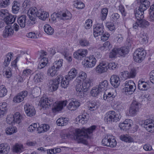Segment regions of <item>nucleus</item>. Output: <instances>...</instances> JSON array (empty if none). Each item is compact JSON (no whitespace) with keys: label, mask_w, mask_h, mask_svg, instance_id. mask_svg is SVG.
Listing matches in <instances>:
<instances>
[{"label":"nucleus","mask_w":154,"mask_h":154,"mask_svg":"<svg viewBox=\"0 0 154 154\" xmlns=\"http://www.w3.org/2000/svg\"><path fill=\"white\" fill-rule=\"evenodd\" d=\"M96 128L95 126L93 125L87 129L83 128L81 129H76V135L74 136V139L79 143H85L87 139L89 137L88 134L92 133Z\"/></svg>","instance_id":"f257e3e1"},{"label":"nucleus","mask_w":154,"mask_h":154,"mask_svg":"<svg viewBox=\"0 0 154 154\" xmlns=\"http://www.w3.org/2000/svg\"><path fill=\"white\" fill-rule=\"evenodd\" d=\"M150 5V2L146 0H140V6L138 9L136 8L134 11L136 18L137 21L143 19L144 17V11L146 10Z\"/></svg>","instance_id":"f03ea898"},{"label":"nucleus","mask_w":154,"mask_h":154,"mask_svg":"<svg viewBox=\"0 0 154 154\" xmlns=\"http://www.w3.org/2000/svg\"><path fill=\"white\" fill-rule=\"evenodd\" d=\"M120 120L119 116L113 111H110L106 112L104 120L108 124H112Z\"/></svg>","instance_id":"7ed1b4c3"},{"label":"nucleus","mask_w":154,"mask_h":154,"mask_svg":"<svg viewBox=\"0 0 154 154\" xmlns=\"http://www.w3.org/2000/svg\"><path fill=\"white\" fill-rule=\"evenodd\" d=\"M146 55V51L143 48L136 50L133 54V58L137 62H141L145 58Z\"/></svg>","instance_id":"20e7f679"},{"label":"nucleus","mask_w":154,"mask_h":154,"mask_svg":"<svg viewBox=\"0 0 154 154\" xmlns=\"http://www.w3.org/2000/svg\"><path fill=\"white\" fill-rule=\"evenodd\" d=\"M72 15L69 12L63 13L60 12L57 13H54L51 15V19L54 21L56 20V18L60 20H68L70 19Z\"/></svg>","instance_id":"39448f33"},{"label":"nucleus","mask_w":154,"mask_h":154,"mask_svg":"<svg viewBox=\"0 0 154 154\" xmlns=\"http://www.w3.org/2000/svg\"><path fill=\"white\" fill-rule=\"evenodd\" d=\"M125 87L123 90L127 94H133L136 89V85L134 82L129 80L126 81L125 83Z\"/></svg>","instance_id":"423d86ee"},{"label":"nucleus","mask_w":154,"mask_h":154,"mask_svg":"<svg viewBox=\"0 0 154 154\" xmlns=\"http://www.w3.org/2000/svg\"><path fill=\"white\" fill-rule=\"evenodd\" d=\"M88 53V51L87 49H80L74 53V57L77 59L81 60L86 56Z\"/></svg>","instance_id":"0eeeda50"},{"label":"nucleus","mask_w":154,"mask_h":154,"mask_svg":"<svg viewBox=\"0 0 154 154\" xmlns=\"http://www.w3.org/2000/svg\"><path fill=\"white\" fill-rule=\"evenodd\" d=\"M84 65L87 67L92 68L96 64V60L93 56H90L85 59Z\"/></svg>","instance_id":"6e6552de"},{"label":"nucleus","mask_w":154,"mask_h":154,"mask_svg":"<svg viewBox=\"0 0 154 154\" xmlns=\"http://www.w3.org/2000/svg\"><path fill=\"white\" fill-rule=\"evenodd\" d=\"M103 32V26L102 23H97L94 28V35L95 37L102 35Z\"/></svg>","instance_id":"1a4fd4ad"},{"label":"nucleus","mask_w":154,"mask_h":154,"mask_svg":"<svg viewBox=\"0 0 154 154\" xmlns=\"http://www.w3.org/2000/svg\"><path fill=\"white\" fill-rule=\"evenodd\" d=\"M108 69L107 62L103 61L96 68V70L98 73H102L107 71Z\"/></svg>","instance_id":"9d476101"},{"label":"nucleus","mask_w":154,"mask_h":154,"mask_svg":"<svg viewBox=\"0 0 154 154\" xmlns=\"http://www.w3.org/2000/svg\"><path fill=\"white\" fill-rule=\"evenodd\" d=\"M110 81L111 85L115 88H117L120 85V78L119 76L116 75H112Z\"/></svg>","instance_id":"9b49d317"},{"label":"nucleus","mask_w":154,"mask_h":154,"mask_svg":"<svg viewBox=\"0 0 154 154\" xmlns=\"http://www.w3.org/2000/svg\"><path fill=\"white\" fill-rule=\"evenodd\" d=\"M57 79V77L56 78L53 80H50L49 82V86L50 90L52 91L56 90L58 87L59 84V81Z\"/></svg>","instance_id":"f8f14e48"},{"label":"nucleus","mask_w":154,"mask_h":154,"mask_svg":"<svg viewBox=\"0 0 154 154\" xmlns=\"http://www.w3.org/2000/svg\"><path fill=\"white\" fill-rule=\"evenodd\" d=\"M57 80L59 81V82H61V85L62 88H66L69 85V82L70 80H69L68 79L66 76L64 78L61 75H59L57 76Z\"/></svg>","instance_id":"ddd939ff"},{"label":"nucleus","mask_w":154,"mask_h":154,"mask_svg":"<svg viewBox=\"0 0 154 154\" xmlns=\"http://www.w3.org/2000/svg\"><path fill=\"white\" fill-rule=\"evenodd\" d=\"M10 146L6 143L0 144V154H8L9 152Z\"/></svg>","instance_id":"4468645a"},{"label":"nucleus","mask_w":154,"mask_h":154,"mask_svg":"<svg viewBox=\"0 0 154 154\" xmlns=\"http://www.w3.org/2000/svg\"><path fill=\"white\" fill-rule=\"evenodd\" d=\"M75 81L77 82L75 88L77 92H79L81 94H85V92H84V88L82 86L81 80L79 79H76Z\"/></svg>","instance_id":"2eb2a0df"},{"label":"nucleus","mask_w":154,"mask_h":154,"mask_svg":"<svg viewBox=\"0 0 154 154\" xmlns=\"http://www.w3.org/2000/svg\"><path fill=\"white\" fill-rule=\"evenodd\" d=\"M16 16L13 15L11 14H8L4 19V21L7 24H10L13 23L15 21Z\"/></svg>","instance_id":"dca6fc26"},{"label":"nucleus","mask_w":154,"mask_h":154,"mask_svg":"<svg viewBox=\"0 0 154 154\" xmlns=\"http://www.w3.org/2000/svg\"><path fill=\"white\" fill-rule=\"evenodd\" d=\"M24 109L28 116H32L35 114L36 111L34 106H24Z\"/></svg>","instance_id":"f3484780"},{"label":"nucleus","mask_w":154,"mask_h":154,"mask_svg":"<svg viewBox=\"0 0 154 154\" xmlns=\"http://www.w3.org/2000/svg\"><path fill=\"white\" fill-rule=\"evenodd\" d=\"M14 29L10 26L5 27V29L3 31V35L5 38L10 36L13 34Z\"/></svg>","instance_id":"a211bd4d"},{"label":"nucleus","mask_w":154,"mask_h":154,"mask_svg":"<svg viewBox=\"0 0 154 154\" xmlns=\"http://www.w3.org/2000/svg\"><path fill=\"white\" fill-rule=\"evenodd\" d=\"M109 82L107 80H104L100 82L98 85L99 89L101 91H106L108 88Z\"/></svg>","instance_id":"6ab92c4d"},{"label":"nucleus","mask_w":154,"mask_h":154,"mask_svg":"<svg viewBox=\"0 0 154 154\" xmlns=\"http://www.w3.org/2000/svg\"><path fill=\"white\" fill-rule=\"evenodd\" d=\"M91 81L89 79L84 80L82 83L84 88L83 89L85 93L90 89L91 85Z\"/></svg>","instance_id":"aec40b11"},{"label":"nucleus","mask_w":154,"mask_h":154,"mask_svg":"<svg viewBox=\"0 0 154 154\" xmlns=\"http://www.w3.org/2000/svg\"><path fill=\"white\" fill-rule=\"evenodd\" d=\"M13 117L14 118V123L19 124L21 122L22 120L23 119L22 116L19 112H15L13 115Z\"/></svg>","instance_id":"412c9836"},{"label":"nucleus","mask_w":154,"mask_h":154,"mask_svg":"<svg viewBox=\"0 0 154 154\" xmlns=\"http://www.w3.org/2000/svg\"><path fill=\"white\" fill-rule=\"evenodd\" d=\"M50 127L48 124H41L38 128L37 131L38 133L46 132L49 130Z\"/></svg>","instance_id":"4be33fe9"},{"label":"nucleus","mask_w":154,"mask_h":154,"mask_svg":"<svg viewBox=\"0 0 154 154\" xmlns=\"http://www.w3.org/2000/svg\"><path fill=\"white\" fill-rule=\"evenodd\" d=\"M26 16L22 15L17 18V22L21 27L24 28L26 24Z\"/></svg>","instance_id":"5701e85b"},{"label":"nucleus","mask_w":154,"mask_h":154,"mask_svg":"<svg viewBox=\"0 0 154 154\" xmlns=\"http://www.w3.org/2000/svg\"><path fill=\"white\" fill-rule=\"evenodd\" d=\"M77 73V70L75 68L72 69L69 72L68 75L66 76L69 80H71L76 76Z\"/></svg>","instance_id":"b1692460"},{"label":"nucleus","mask_w":154,"mask_h":154,"mask_svg":"<svg viewBox=\"0 0 154 154\" xmlns=\"http://www.w3.org/2000/svg\"><path fill=\"white\" fill-rule=\"evenodd\" d=\"M118 51V54L121 56L125 57L129 52L128 49L125 47H122L119 48H117Z\"/></svg>","instance_id":"393cba45"},{"label":"nucleus","mask_w":154,"mask_h":154,"mask_svg":"<svg viewBox=\"0 0 154 154\" xmlns=\"http://www.w3.org/2000/svg\"><path fill=\"white\" fill-rule=\"evenodd\" d=\"M38 11H38L36 8L33 7L29 9L27 14L29 17V15H30L35 17H37Z\"/></svg>","instance_id":"a878e982"},{"label":"nucleus","mask_w":154,"mask_h":154,"mask_svg":"<svg viewBox=\"0 0 154 154\" xmlns=\"http://www.w3.org/2000/svg\"><path fill=\"white\" fill-rule=\"evenodd\" d=\"M140 109L139 106H130L129 109L128 115L130 116H135Z\"/></svg>","instance_id":"bb28decb"},{"label":"nucleus","mask_w":154,"mask_h":154,"mask_svg":"<svg viewBox=\"0 0 154 154\" xmlns=\"http://www.w3.org/2000/svg\"><path fill=\"white\" fill-rule=\"evenodd\" d=\"M68 122V121L66 118L60 117L57 121V125L59 126H63L66 125Z\"/></svg>","instance_id":"cd10ccee"},{"label":"nucleus","mask_w":154,"mask_h":154,"mask_svg":"<svg viewBox=\"0 0 154 154\" xmlns=\"http://www.w3.org/2000/svg\"><path fill=\"white\" fill-rule=\"evenodd\" d=\"M58 70L56 68L51 66L48 69L47 73L48 75L53 77L58 74L57 71Z\"/></svg>","instance_id":"c85d7f7f"},{"label":"nucleus","mask_w":154,"mask_h":154,"mask_svg":"<svg viewBox=\"0 0 154 154\" xmlns=\"http://www.w3.org/2000/svg\"><path fill=\"white\" fill-rule=\"evenodd\" d=\"M48 16L49 14L47 12L42 11L41 10H39L37 17L39 19L44 20L48 17Z\"/></svg>","instance_id":"c756f323"},{"label":"nucleus","mask_w":154,"mask_h":154,"mask_svg":"<svg viewBox=\"0 0 154 154\" xmlns=\"http://www.w3.org/2000/svg\"><path fill=\"white\" fill-rule=\"evenodd\" d=\"M138 88L142 91L146 90L147 89V84L146 82L140 80L138 82Z\"/></svg>","instance_id":"7c9ffc66"},{"label":"nucleus","mask_w":154,"mask_h":154,"mask_svg":"<svg viewBox=\"0 0 154 154\" xmlns=\"http://www.w3.org/2000/svg\"><path fill=\"white\" fill-rule=\"evenodd\" d=\"M23 146L21 144H16L13 147V151L16 153H20L23 150Z\"/></svg>","instance_id":"2f4dec72"},{"label":"nucleus","mask_w":154,"mask_h":154,"mask_svg":"<svg viewBox=\"0 0 154 154\" xmlns=\"http://www.w3.org/2000/svg\"><path fill=\"white\" fill-rule=\"evenodd\" d=\"M112 135H106L102 139V144L105 146H108L109 143L111 139Z\"/></svg>","instance_id":"473e14b6"},{"label":"nucleus","mask_w":154,"mask_h":154,"mask_svg":"<svg viewBox=\"0 0 154 154\" xmlns=\"http://www.w3.org/2000/svg\"><path fill=\"white\" fill-rule=\"evenodd\" d=\"M44 29L45 32L48 35H52L54 32L53 29L49 24L45 25Z\"/></svg>","instance_id":"72a5a7b5"},{"label":"nucleus","mask_w":154,"mask_h":154,"mask_svg":"<svg viewBox=\"0 0 154 154\" xmlns=\"http://www.w3.org/2000/svg\"><path fill=\"white\" fill-rule=\"evenodd\" d=\"M3 75L6 76V77L9 78L12 76L11 72L10 69L7 66L4 67L3 70Z\"/></svg>","instance_id":"f704fd0d"},{"label":"nucleus","mask_w":154,"mask_h":154,"mask_svg":"<svg viewBox=\"0 0 154 154\" xmlns=\"http://www.w3.org/2000/svg\"><path fill=\"white\" fill-rule=\"evenodd\" d=\"M17 131V128L13 126L8 127L6 129V133L8 135H11L16 132Z\"/></svg>","instance_id":"c9c22d12"},{"label":"nucleus","mask_w":154,"mask_h":154,"mask_svg":"<svg viewBox=\"0 0 154 154\" xmlns=\"http://www.w3.org/2000/svg\"><path fill=\"white\" fill-rule=\"evenodd\" d=\"M40 106H50L51 104L49 102L48 98H41L39 103Z\"/></svg>","instance_id":"e433bc0d"},{"label":"nucleus","mask_w":154,"mask_h":154,"mask_svg":"<svg viewBox=\"0 0 154 154\" xmlns=\"http://www.w3.org/2000/svg\"><path fill=\"white\" fill-rule=\"evenodd\" d=\"M120 139L126 142H130L133 141L132 137L128 135H123L120 136Z\"/></svg>","instance_id":"4c0bfd02"},{"label":"nucleus","mask_w":154,"mask_h":154,"mask_svg":"<svg viewBox=\"0 0 154 154\" xmlns=\"http://www.w3.org/2000/svg\"><path fill=\"white\" fill-rule=\"evenodd\" d=\"M140 38L139 39L140 43L142 45H145L148 42V38L146 34H143L140 35Z\"/></svg>","instance_id":"58836bf2"},{"label":"nucleus","mask_w":154,"mask_h":154,"mask_svg":"<svg viewBox=\"0 0 154 154\" xmlns=\"http://www.w3.org/2000/svg\"><path fill=\"white\" fill-rule=\"evenodd\" d=\"M43 78V75L42 73H38L35 75L33 79L35 82L38 83L41 82Z\"/></svg>","instance_id":"ea45409f"},{"label":"nucleus","mask_w":154,"mask_h":154,"mask_svg":"<svg viewBox=\"0 0 154 154\" xmlns=\"http://www.w3.org/2000/svg\"><path fill=\"white\" fill-rule=\"evenodd\" d=\"M63 60L60 59L58 61H56L53 63L52 66L55 67L57 69H59L62 66Z\"/></svg>","instance_id":"a19ab883"},{"label":"nucleus","mask_w":154,"mask_h":154,"mask_svg":"<svg viewBox=\"0 0 154 154\" xmlns=\"http://www.w3.org/2000/svg\"><path fill=\"white\" fill-rule=\"evenodd\" d=\"M101 91L100 89H99V88L97 86V87H94L93 88L91 91V94L92 96L94 97H96Z\"/></svg>","instance_id":"79ce46f5"},{"label":"nucleus","mask_w":154,"mask_h":154,"mask_svg":"<svg viewBox=\"0 0 154 154\" xmlns=\"http://www.w3.org/2000/svg\"><path fill=\"white\" fill-rule=\"evenodd\" d=\"M7 91L5 86L3 85L0 86V97L5 96L7 94Z\"/></svg>","instance_id":"37998d69"},{"label":"nucleus","mask_w":154,"mask_h":154,"mask_svg":"<svg viewBox=\"0 0 154 154\" xmlns=\"http://www.w3.org/2000/svg\"><path fill=\"white\" fill-rule=\"evenodd\" d=\"M37 124L36 123H34L30 125L27 128V131L30 132H33L35 131H37Z\"/></svg>","instance_id":"c03bdc74"},{"label":"nucleus","mask_w":154,"mask_h":154,"mask_svg":"<svg viewBox=\"0 0 154 154\" xmlns=\"http://www.w3.org/2000/svg\"><path fill=\"white\" fill-rule=\"evenodd\" d=\"M108 12V9L106 8H103L102 9L101 14L100 15L102 20L103 21L106 19Z\"/></svg>","instance_id":"a18cd8bd"},{"label":"nucleus","mask_w":154,"mask_h":154,"mask_svg":"<svg viewBox=\"0 0 154 154\" xmlns=\"http://www.w3.org/2000/svg\"><path fill=\"white\" fill-rule=\"evenodd\" d=\"M79 44L82 47H87L89 45V41L85 38H82L79 40Z\"/></svg>","instance_id":"49530a36"},{"label":"nucleus","mask_w":154,"mask_h":154,"mask_svg":"<svg viewBox=\"0 0 154 154\" xmlns=\"http://www.w3.org/2000/svg\"><path fill=\"white\" fill-rule=\"evenodd\" d=\"M117 145V142L114 138V137L112 135L111 139L109 143L108 146L113 148L116 146Z\"/></svg>","instance_id":"de8ad7c7"},{"label":"nucleus","mask_w":154,"mask_h":154,"mask_svg":"<svg viewBox=\"0 0 154 154\" xmlns=\"http://www.w3.org/2000/svg\"><path fill=\"white\" fill-rule=\"evenodd\" d=\"M140 24L139 27L143 28L148 26L149 25V22L145 20L141 19L139 21Z\"/></svg>","instance_id":"09e8293b"},{"label":"nucleus","mask_w":154,"mask_h":154,"mask_svg":"<svg viewBox=\"0 0 154 154\" xmlns=\"http://www.w3.org/2000/svg\"><path fill=\"white\" fill-rule=\"evenodd\" d=\"M32 71L29 69H26L23 71L22 75L24 79H27L29 76Z\"/></svg>","instance_id":"8fccbe9b"},{"label":"nucleus","mask_w":154,"mask_h":154,"mask_svg":"<svg viewBox=\"0 0 154 154\" xmlns=\"http://www.w3.org/2000/svg\"><path fill=\"white\" fill-rule=\"evenodd\" d=\"M10 4L9 0H0V8H5Z\"/></svg>","instance_id":"3c124183"},{"label":"nucleus","mask_w":154,"mask_h":154,"mask_svg":"<svg viewBox=\"0 0 154 154\" xmlns=\"http://www.w3.org/2000/svg\"><path fill=\"white\" fill-rule=\"evenodd\" d=\"M63 109V106H52L51 110L54 114H56L61 111Z\"/></svg>","instance_id":"603ef678"},{"label":"nucleus","mask_w":154,"mask_h":154,"mask_svg":"<svg viewBox=\"0 0 154 154\" xmlns=\"http://www.w3.org/2000/svg\"><path fill=\"white\" fill-rule=\"evenodd\" d=\"M12 54H8V55H7V56L6 57L4 62V64L5 65V67L7 66L9 64L11 60V57L12 55Z\"/></svg>","instance_id":"864d4df0"},{"label":"nucleus","mask_w":154,"mask_h":154,"mask_svg":"<svg viewBox=\"0 0 154 154\" xmlns=\"http://www.w3.org/2000/svg\"><path fill=\"white\" fill-rule=\"evenodd\" d=\"M67 102L66 100L57 101L54 103L53 106H66Z\"/></svg>","instance_id":"5fc2aeb1"},{"label":"nucleus","mask_w":154,"mask_h":154,"mask_svg":"<svg viewBox=\"0 0 154 154\" xmlns=\"http://www.w3.org/2000/svg\"><path fill=\"white\" fill-rule=\"evenodd\" d=\"M77 121H78L79 122H81L82 124H84L87 122L88 120V118H84L83 117L80 115L79 116L76 118Z\"/></svg>","instance_id":"6e6d98bb"},{"label":"nucleus","mask_w":154,"mask_h":154,"mask_svg":"<svg viewBox=\"0 0 154 154\" xmlns=\"http://www.w3.org/2000/svg\"><path fill=\"white\" fill-rule=\"evenodd\" d=\"M80 102L76 99L71 100L69 106H80Z\"/></svg>","instance_id":"4d7b16f0"},{"label":"nucleus","mask_w":154,"mask_h":154,"mask_svg":"<svg viewBox=\"0 0 154 154\" xmlns=\"http://www.w3.org/2000/svg\"><path fill=\"white\" fill-rule=\"evenodd\" d=\"M8 111L7 106H0V118L6 114Z\"/></svg>","instance_id":"13d9d810"},{"label":"nucleus","mask_w":154,"mask_h":154,"mask_svg":"<svg viewBox=\"0 0 154 154\" xmlns=\"http://www.w3.org/2000/svg\"><path fill=\"white\" fill-rule=\"evenodd\" d=\"M6 121L8 123L10 124H15L13 115H9L8 116L7 118Z\"/></svg>","instance_id":"bf43d9fd"},{"label":"nucleus","mask_w":154,"mask_h":154,"mask_svg":"<svg viewBox=\"0 0 154 154\" xmlns=\"http://www.w3.org/2000/svg\"><path fill=\"white\" fill-rule=\"evenodd\" d=\"M144 127L148 132L152 133L154 132V123L148 126H144Z\"/></svg>","instance_id":"052dcab7"},{"label":"nucleus","mask_w":154,"mask_h":154,"mask_svg":"<svg viewBox=\"0 0 154 154\" xmlns=\"http://www.w3.org/2000/svg\"><path fill=\"white\" fill-rule=\"evenodd\" d=\"M106 93H105L103 95V99L104 100H106L107 99H110V100H111L113 98V94L110 92H108L107 94Z\"/></svg>","instance_id":"680f3d73"},{"label":"nucleus","mask_w":154,"mask_h":154,"mask_svg":"<svg viewBox=\"0 0 154 154\" xmlns=\"http://www.w3.org/2000/svg\"><path fill=\"white\" fill-rule=\"evenodd\" d=\"M118 50L117 48H113L112 50V52L109 54V57L111 58L115 57L116 54H118Z\"/></svg>","instance_id":"e2e57ef3"},{"label":"nucleus","mask_w":154,"mask_h":154,"mask_svg":"<svg viewBox=\"0 0 154 154\" xmlns=\"http://www.w3.org/2000/svg\"><path fill=\"white\" fill-rule=\"evenodd\" d=\"M14 4L12 7V11L13 13H16L19 9V7L17 6V2L14 1Z\"/></svg>","instance_id":"0e129e2a"},{"label":"nucleus","mask_w":154,"mask_h":154,"mask_svg":"<svg viewBox=\"0 0 154 154\" xmlns=\"http://www.w3.org/2000/svg\"><path fill=\"white\" fill-rule=\"evenodd\" d=\"M74 6L78 9H82L84 7V4L82 2H76L74 4Z\"/></svg>","instance_id":"69168bd1"},{"label":"nucleus","mask_w":154,"mask_h":154,"mask_svg":"<svg viewBox=\"0 0 154 154\" xmlns=\"http://www.w3.org/2000/svg\"><path fill=\"white\" fill-rule=\"evenodd\" d=\"M106 27L111 31L115 30V27L113 23L111 22L107 23L106 24Z\"/></svg>","instance_id":"338daca9"},{"label":"nucleus","mask_w":154,"mask_h":154,"mask_svg":"<svg viewBox=\"0 0 154 154\" xmlns=\"http://www.w3.org/2000/svg\"><path fill=\"white\" fill-rule=\"evenodd\" d=\"M153 124H154V120L150 119L146 120L144 122V126L152 125Z\"/></svg>","instance_id":"774afa93"}]
</instances>
